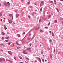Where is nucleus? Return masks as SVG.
Segmentation results:
<instances>
[{"label":"nucleus","mask_w":63,"mask_h":63,"mask_svg":"<svg viewBox=\"0 0 63 63\" xmlns=\"http://www.w3.org/2000/svg\"><path fill=\"white\" fill-rule=\"evenodd\" d=\"M44 2L43 1H42L40 3V7L44 6Z\"/></svg>","instance_id":"f257e3e1"},{"label":"nucleus","mask_w":63,"mask_h":63,"mask_svg":"<svg viewBox=\"0 0 63 63\" xmlns=\"http://www.w3.org/2000/svg\"><path fill=\"white\" fill-rule=\"evenodd\" d=\"M3 60L4 61H5V59L4 58H0V62H2V61Z\"/></svg>","instance_id":"f03ea898"},{"label":"nucleus","mask_w":63,"mask_h":63,"mask_svg":"<svg viewBox=\"0 0 63 63\" xmlns=\"http://www.w3.org/2000/svg\"><path fill=\"white\" fill-rule=\"evenodd\" d=\"M3 5L4 6H7V4L6 3H5V2H3Z\"/></svg>","instance_id":"7ed1b4c3"},{"label":"nucleus","mask_w":63,"mask_h":63,"mask_svg":"<svg viewBox=\"0 0 63 63\" xmlns=\"http://www.w3.org/2000/svg\"><path fill=\"white\" fill-rule=\"evenodd\" d=\"M26 49L27 50H29L30 51V52H31V48H27Z\"/></svg>","instance_id":"20e7f679"},{"label":"nucleus","mask_w":63,"mask_h":63,"mask_svg":"<svg viewBox=\"0 0 63 63\" xmlns=\"http://www.w3.org/2000/svg\"><path fill=\"white\" fill-rule=\"evenodd\" d=\"M23 53L24 54H27V53L26 52V50H25L23 51Z\"/></svg>","instance_id":"39448f33"},{"label":"nucleus","mask_w":63,"mask_h":63,"mask_svg":"<svg viewBox=\"0 0 63 63\" xmlns=\"http://www.w3.org/2000/svg\"><path fill=\"white\" fill-rule=\"evenodd\" d=\"M8 53H9V54H10L11 55H12V52H11V51H9L8 52Z\"/></svg>","instance_id":"423d86ee"},{"label":"nucleus","mask_w":63,"mask_h":63,"mask_svg":"<svg viewBox=\"0 0 63 63\" xmlns=\"http://www.w3.org/2000/svg\"><path fill=\"white\" fill-rule=\"evenodd\" d=\"M19 16V14H17L16 15V18H17V17H18Z\"/></svg>","instance_id":"0eeeda50"},{"label":"nucleus","mask_w":63,"mask_h":63,"mask_svg":"<svg viewBox=\"0 0 63 63\" xmlns=\"http://www.w3.org/2000/svg\"><path fill=\"white\" fill-rule=\"evenodd\" d=\"M8 20L9 21V22L10 23H12V21H11L9 19H8Z\"/></svg>","instance_id":"6e6552de"},{"label":"nucleus","mask_w":63,"mask_h":63,"mask_svg":"<svg viewBox=\"0 0 63 63\" xmlns=\"http://www.w3.org/2000/svg\"><path fill=\"white\" fill-rule=\"evenodd\" d=\"M55 9H56V10H57V11L58 12H59V10L58 9V8H57L56 7L55 8Z\"/></svg>","instance_id":"1a4fd4ad"},{"label":"nucleus","mask_w":63,"mask_h":63,"mask_svg":"<svg viewBox=\"0 0 63 63\" xmlns=\"http://www.w3.org/2000/svg\"><path fill=\"white\" fill-rule=\"evenodd\" d=\"M2 14H3V13H2V12H0V16H2Z\"/></svg>","instance_id":"9d476101"},{"label":"nucleus","mask_w":63,"mask_h":63,"mask_svg":"<svg viewBox=\"0 0 63 63\" xmlns=\"http://www.w3.org/2000/svg\"><path fill=\"white\" fill-rule=\"evenodd\" d=\"M0 46H2L3 47H5V46L4 45L2 44H0Z\"/></svg>","instance_id":"9b49d317"},{"label":"nucleus","mask_w":63,"mask_h":63,"mask_svg":"<svg viewBox=\"0 0 63 63\" xmlns=\"http://www.w3.org/2000/svg\"><path fill=\"white\" fill-rule=\"evenodd\" d=\"M4 27L5 29V30H6V29H7V27H6V26H5V25L4 26Z\"/></svg>","instance_id":"f8f14e48"},{"label":"nucleus","mask_w":63,"mask_h":63,"mask_svg":"<svg viewBox=\"0 0 63 63\" xmlns=\"http://www.w3.org/2000/svg\"><path fill=\"white\" fill-rule=\"evenodd\" d=\"M40 32H44V31L41 30H40Z\"/></svg>","instance_id":"ddd939ff"},{"label":"nucleus","mask_w":63,"mask_h":63,"mask_svg":"<svg viewBox=\"0 0 63 63\" xmlns=\"http://www.w3.org/2000/svg\"><path fill=\"white\" fill-rule=\"evenodd\" d=\"M6 39H9V36H6L5 37Z\"/></svg>","instance_id":"4468645a"},{"label":"nucleus","mask_w":63,"mask_h":63,"mask_svg":"<svg viewBox=\"0 0 63 63\" xmlns=\"http://www.w3.org/2000/svg\"><path fill=\"white\" fill-rule=\"evenodd\" d=\"M2 35H4L5 34V33H4V32H2Z\"/></svg>","instance_id":"2eb2a0df"},{"label":"nucleus","mask_w":63,"mask_h":63,"mask_svg":"<svg viewBox=\"0 0 63 63\" xmlns=\"http://www.w3.org/2000/svg\"><path fill=\"white\" fill-rule=\"evenodd\" d=\"M54 22L55 23H57V20H55Z\"/></svg>","instance_id":"dca6fc26"},{"label":"nucleus","mask_w":63,"mask_h":63,"mask_svg":"<svg viewBox=\"0 0 63 63\" xmlns=\"http://www.w3.org/2000/svg\"><path fill=\"white\" fill-rule=\"evenodd\" d=\"M40 62H41V58H38Z\"/></svg>","instance_id":"f3484780"},{"label":"nucleus","mask_w":63,"mask_h":63,"mask_svg":"<svg viewBox=\"0 0 63 63\" xmlns=\"http://www.w3.org/2000/svg\"><path fill=\"white\" fill-rule=\"evenodd\" d=\"M52 35L53 37H54V33H53V32L52 33Z\"/></svg>","instance_id":"a211bd4d"},{"label":"nucleus","mask_w":63,"mask_h":63,"mask_svg":"<svg viewBox=\"0 0 63 63\" xmlns=\"http://www.w3.org/2000/svg\"><path fill=\"white\" fill-rule=\"evenodd\" d=\"M9 16H13V15H12V14H9Z\"/></svg>","instance_id":"6ab92c4d"},{"label":"nucleus","mask_w":63,"mask_h":63,"mask_svg":"<svg viewBox=\"0 0 63 63\" xmlns=\"http://www.w3.org/2000/svg\"><path fill=\"white\" fill-rule=\"evenodd\" d=\"M30 1H29L28 2V5H29V4H30Z\"/></svg>","instance_id":"aec40b11"},{"label":"nucleus","mask_w":63,"mask_h":63,"mask_svg":"<svg viewBox=\"0 0 63 63\" xmlns=\"http://www.w3.org/2000/svg\"><path fill=\"white\" fill-rule=\"evenodd\" d=\"M17 36H18V37H20V35L19 34H18Z\"/></svg>","instance_id":"412c9836"},{"label":"nucleus","mask_w":63,"mask_h":63,"mask_svg":"<svg viewBox=\"0 0 63 63\" xmlns=\"http://www.w3.org/2000/svg\"><path fill=\"white\" fill-rule=\"evenodd\" d=\"M21 48L20 47H17V49H19V48Z\"/></svg>","instance_id":"4be33fe9"},{"label":"nucleus","mask_w":63,"mask_h":63,"mask_svg":"<svg viewBox=\"0 0 63 63\" xmlns=\"http://www.w3.org/2000/svg\"><path fill=\"white\" fill-rule=\"evenodd\" d=\"M19 57L20 58V59H22V57H21L20 56H19Z\"/></svg>","instance_id":"5701e85b"},{"label":"nucleus","mask_w":63,"mask_h":63,"mask_svg":"<svg viewBox=\"0 0 63 63\" xmlns=\"http://www.w3.org/2000/svg\"><path fill=\"white\" fill-rule=\"evenodd\" d=\"M6 61H10V60H9L8 59H6Z\"/></svg>","instance_id":"b1692460"},{"label":"nucleus","mask_w":63,"mask_h":63,"mask_svg":"<svg viewBox=\"0 0 63 63\" xmlns=\"http://www.w3.org/2000/svg\"><path fill=\"white\" fill-rule=\"evenodd\" d=\"M26 59L27 60H29V59L27 58H26Z\"/></svg>","instance_id":"393cba45"},{"label":"nucleus","mask_w":63,"mask_h":63,"mask_svg":"<svg viewBox=\"0 0 63 63\" xmlns=\"http://www.w3.org/2000/svg\"><path fill=\"white\" fill-rule=\"evenodd\" d=\"M14 58L15 60H16V57H14Z\"/></svg>","instance_id":"a878e982"},{"label":"nucleus","mask_w":63,"mask_h":63,"mask_svg":"<svg viewBox=\"0 0 63 63\" xmlns=\"http://www.w3.org/2000/svg\"><path fill=\"white\" fill-rule=\"evenodd\" d=\"M34 13H32V16H34Z\"/></svg>","instance_id":"bb28decb"},{"label":"nucleus","mask_w":63,"mask_h":63,"mask_svg":"<svg viewBox=\"0 0 63 63\" xmlns=\"http://www.w3.org/2000/svg\"><path fill=\"white\" fill-rule=\"evenodd\" d=\"M0 51H2V52H3V51H4L2 49H0Z\"/></svg>","instance_id":"cd10ccee"},{"label":"nucleus","mask_w":63,"mask_h":63,"mask_svg":"<svg viewBox=\"0 0 63 63\" xmlns=\"http://www.w3.org/2000/svg\"><path fill=\"white\" fill-rule=\"evenodd\" d=\"M5 41V42H8V41H9V40H6Z\"/></svg>","instance_id":"c85d7f7f"},{"label":"nucleus","mask_w":63,"mask_h":63,"mask_svg":"<svg viewBox=\"0 0 63 63\" xmlns=\"http://www.w3.org/2000/svg\"><path fill=\"white\" fill-rule=\"evenodd\" d=\"M42 60L43 62H44V59H42Z\"/></svg>","instance_id":"c756f323"},{"label":"nucleus","mask_w":63,"mask_h":63,"mask_svg":"<svg viewBox=\"0 0 63 63\" xmlns=\"http://www.w3.org/2000/svg\"><path fill=\"white\" fill-rule=\"evenodd\" d=\"M50 3H53V1H50L49 2Z\"/></svg>","instance_id":"7c9ffc66"},{"label":"nucleus","mask_w":63,"mask_h":63,"mask_svg":"<svg viewBox=\"0 0 63 63\" xmlns=\"http://www.w3.org/2000/svg\"><path fill=\"white\" fill-rule=\"evenodd\" d=\"M18 43L17 42H16V44H17V45H19V44H18V43Z\"/></svg>","instance_id":"2f4dec72"},{"label":"nucleus","mask_w":63,"mask_h":63,"mask_svg":"<svg viewBox=\"0 0 63 63\" xmlns=\"http://www.w3.org/2000/svg\"><path fill=\"white\" fill-rule=\"evenodd\" d=\"M49 25H50V22H49V23L48 24V26H49Z\"/></svg>","instance_id":"473e14b6"},{"label":"nucleus","mask_w":63,"mask_h":63,"mask_svg":"<svg viewBox=\"0 0 63 63\" xmlns=\"http://www.w3.org/2000/svg\"><path fill=\"white\" fill-rule=\"evenodd\" d=\"M1 39H2V40H4V37H2L1 38Z\"/></svg>","instance_id":"72a5a7b5"},{"label":"nucleus","mask_w":63,"mask_h":63,"mask_svg":"<svg viewBox=\"0 0 63 63\" xmlns=\"http://www.w3.org/2000/svg\"><path fill=\"white\" fill-rule=\"evenodd\" d=\"M42 10V8H41L40 10V11H41Z\"/></svg>","instance_id":"f704fd0d"},{"label":"nucleus","mask_w":63,"mask_h":63,"mask_svg":"<svg viewBox=\"0 0 63 63\" xmlns=\"http://www.w3.org/2000/svg\"><path fill=\"white\" fill-rule=\"evenodd\" d=\"M28 17L29 18H30V16L29 15L28 16Z\"/></svg>","instance_id":"c9c22d12"},{"label":"nucleus","mask_w":63,"mask_h":63,"mask_svg":"<svg viewBox=\"0 0 63 63\" xmlns=\"http://www.w3.org/2000/svg\"><path fill=\"white\" fill-rule=\"evenodd\" d=\"M30 39H31L30 38H28V40H30Z\"/></svg>","instance_id":"e433bc0d"},{"label":"nucleus","mask_w":63,"mask_h":63,"mask_svg":"<svg viewBox=\"0 0 63 63\" xmlns=\"http://www.w3.org/2000/svg\"><path fill=\"white\" fill-rule=\"evenodd\" d=\"M49 42H50V43L51 42H52V40H49Z\"/></svg>","instance_id":"4c0bfd02"},{"label":"nucleus","mask_w":63,"mask_h":63,"mask_svg":"<svg viewBox=\"0 0 63 63\" xmlns=\"http://www.w3.org/2000/svg\"><path fill=\"white\" fill-rule=\"evenodd\" d=\"M9 61V62H10V63H12V62L10 61H10Z\"/></svg>","instance_id":"58836bf2"},{"label":"nucleus","mask_w":63,"mask_h":63,"mask_svg":"<svg viewBox=\"0 0 63 63\" xmlns=\"http://www.w3.org/2000/svg\"><path fill=\"white\" fill-rule=\"evenodd\" d=\"M7 3L8 4H10V3H9V2H7Z\"/></svg>","instance_id":"ea45409f"},{"label":"nucleus","mask_w":63,"mask_h":63,"mask_svg":"<svg viewBox=\"0 0 63 63\" xmlns=\"http://www.w3.org/2000/svg\"><path fill=\"white\" fill-rule=\"evenodd\" d=\"M56 2V0H54V3H55Z\"/></svg>","instance_id":"a19ab883"},{"label":"nucleus","mask_w":63,"mask_h":63,"mask_svg":"<svg viewBox=\"0 0 63 63\" xmlns=\"http://www.w3.org/2000/svg\"><path fill=\"white\" fill-rule=\"evenodd\" d=\"M61 53V52L59 51V53H58V54H60Z\"/></svg>","instance_id":"79ce46f5"},{"label":"nucleus","mask_w":63,"mask_h":63,"mask_svg":"<svg viewBox=\"0 0 63 63\" xmlns=\"http://www.w3.org/2000/svg\"><path fill=\"white\" fill-rule=\"evenodd\" d=\"M41 54H43V52H41Z\"/></svg>","instance_id":"37998d69"},{"label":"nucleus","mask_w":63,"mask_h":63,"mask_svg":"<svg viewBox=\"0 0 63 63\" xmlns=\"http://www.w3.org/2000/svg\"><path fill=\"white\" fill-rule=\"evenodd\" d=\"M11 44V42H9L8 43V44L9 45H10Z\"/></svg>","instance_id":"c03bdc74"},{"label":"nucleus","mask_w":63,"mask_h":63,"mask_svg":"<svg viewBox=\"0 0 63 63\" xmlns=\"http://www.w3.org/2000/svg\"><path fill=\"white\" fill-rule=\"evenodd\" d=\"M15 12L16 13L17 12V10L15 11Z\"/></svg>","instance_id":"a18cd8bd"},{"label":"nucleus","mask_w":63,"mask_h":63,"mask_svg":"<svg viewBox=\"0 0 63 63\" xmlns=\"http://www.w3.org/2000/svg\"><path fill=\"white\" fill-rule=\"evenodd\" d=\"M51 16V15H50L49 16H48V17H50Z\"/></svg>","instance_id":"49530a36"},{"label":"nucleus","mask_w":63,"mask_h":63,"mask_svg":"<svg viewBox=\"0 0 63 63\" xmlns=\"http://www.w3.org/2000/svg\"><path fill=\"white\" fill-rule=\"evenodd\" d=\"M45 28L46 29H48V28L47 27H46Z\"/></svg>","instance_id":"de8ad7c7"},{"label":"nucleus","mask_w":63,"mask_h":63,"mask_svg":"<svg viewBox=\"0 0 63 63\" xmlns=\"http://www.w3.org/2000/svg\"><path fill=\"white\" fill-rule=\"evenodd\" d=\"M30 47H31V44H30Z\"/></svg>","instance_id":"09e8293b"},{"label":"nucleus","mask_w":63,"mask_h":63,"mask_svg":"<svg viewBox=\"0 0 63 63\" xmlns=\"http://www.w3.org/2000/svg\"><path fill=\"white\" fill-rule=\"evenodd\" d=\"M41 19H39V22H41Z\"/></svg>","instance_id":"8fccbe9b"},{"label":"nucleus","mask_w":63,"mask_h":63,"mask_svg":"<svg viewBox=\"0 0 63 63\" xmlns=\"http://www.w3.org/2000/svg\"><path fill=\"white\" fill-rule=\"evenodd\" d=\"M13 47L15 46V45H14V43H13Z\"/></svg>","instance_id":"3c124183"},{"label":"nucleus","mask_w":63,"mask_h":63,"mask_svg":"<svg viewBox=\"0 0 63 63\" xmlns=\"http://www.w3.org/2000/svg\"><path fill=\"white\" fill-rule=\"evenodd\" d=\"M25 32H24L23 33V34H25Z\"/></svg>","instance_id":"603ef678"},{"label":"nucleus","mask_w":63,"mask_h":63,"mask_svg":"<svg viewBox=\"0 0 63 63\" xmlns=\"http://www.w3.org/2000/svg\"><path fill=\"white\" fill-rule=\"evenodd\" d=\"M55 49L54 48V52H55Z\"/></svg>","instance_id":"864d4df0"},{"label":"nucleus","mask_w":63,"mask_h":63,"mask_svg":"<svg viewBox=\"0 0 63 63\" xmlns=\"http://www.w3.org/2000/svg\"><path fill=\"white\" fill-rule=\"evenodd\" d=\"M49 32L50 33H51V31H49Z\"/></svg>","instance_id":"5fc2aeb1"},{"label":"nucleus","mask_w":63,"mask_h":63,"mask_svg":"<svg viewBox=\"0 0 63 63\" xmlns=\"http://www.w3.org/2000/svg\"><path fill=\"white\" fill-rule=\"evenodd\" d=\"M34 62H37V61L36 60H35Z\"/></svg>","instance_id":"6e6d98bb"},{"label":"nucleus","mask_w":63,"mask_h":63,"mask_svg":"<svg viewBox=\"0 0 63 63\" xmlns=\"http://www.w3.org/2000/svg\"><path fill=\"white\" fill-rule=\"evenodd\" d=\"M12 19H13V16H12Z\"/></svg>","instance_id":"4d7b16f0"},{"label":"nucleus","mask_w":63,"mask_h":63,"mask_svg":"<svg viewBox=\"0 0 63 63\" xmlns=\"http://www.w3.org/2000/svg\"><path fill=\"white\" fill-rule=\"evenodd\" d=\"M54 3L55 5H56V2H55Z\"/></svg>","instance_id":"13d9d810"},{"label":"nucleus","mask_w":63,"mask_h":63,"mask_svg":"<svg viewBox=\"0 0 63 63\" xmlns=\"http://www.w3.org/2000/svg\"><path fill=\"white\" fill-rule=\"evenodd\" d=\"M24 48H26V47L24 46Z\"/></svg>","instance_id":"bf43d9fd"},{"label":"nucleus","mask_w":63,"mask_h":63,"mask_svg":"<svg viewBox=\"0 0 63 63\" xmlns=\"http://www.w3.org/2000/svg\"><path fill=\"white\" fill-rule=\"evenodd\" d=\"M45 62H47V60H45Z\"/></svg>","instance_id":"052dcab7"},{"label":"nucleus","mask_w":63,"mask_h":63,"mask_svg":"<svg viewBox=\"0 0 63 63\" xmlns=\"http://www.w3.org/2000/svg\"><path fill=\"white\" fill-rule=\"evenodd\" d=\"M21 1H22V2H23L24 1L23 0H21Z\"/></svg>","instance_id":"680f3d73"},{"label":"nucleus","mask_w":63,"mask_h":63,"mask_svg":"<svg viewBox=\"0 0 63 63\" xmlns=\"http://www.w3.org/2000/svg\"><path fill=\"white\" fill-rule=\"evenodd\" d=\"M0 21H2V19H1L0 20Z\"/></svg>","instance_id":"e2e57ef3"},{"label":"nucleus","mask_w":63,"mask_h":63,"mask_svg":"<svg viewBox=\"0 0 63 63\" xmlns=\"http://www.w3.org/2000/svg\"><path fill=\"white\" fill-rule=\"evenodd\" d=\"M29 36H31V33H30L29 34Z\"/></svg>","instance_id":"0e129e2a"},{"label":"nucleus","mask_w":63,"mask_h":63,"mask_svg":"<svg viewBox=\"0 0 63 63\" xmlns=\"http://www.w3.org/2000/svg\"><path fill=\"white\" fill-rule=\"evenodd\" d=\"M60 1H63V0H60Z\"/></svg>","instance_id":"69168bd1"},{"label":"nucleus","mask_w":63,"mask_h":63,"mask_svg":"<svg viewBox=\"0 0 63 63\" xmlns=\"http://www.w3.org/2000/svg\"><path fill=\"white\" fill-rule=\"evenodd\" d=\"M50 57L51 58H52V56H50Z\"/></svg>","instance_id":"338daca9"},{"label":"nucleus","mask_w":63,"mask_h":63,"mask_svg":"<svg viewBox=\"0 0 63 63\" xmlns=\"http://www.w3.org/2000/svg\"><path fill=\"white\" fill-rule=\"evenodd\" d=\"M12 30H15V29H13Z\"/></svg>","instance_id":"774afa93"}]
</instances>
